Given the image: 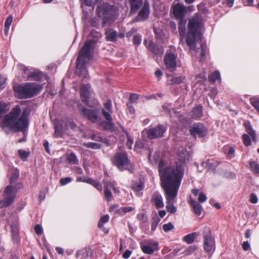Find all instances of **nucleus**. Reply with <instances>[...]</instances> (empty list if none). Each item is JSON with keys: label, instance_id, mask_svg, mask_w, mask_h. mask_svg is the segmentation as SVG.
<instances>
[{"label": "nucleus", "instance_id": "nucleus-48", "mask_svg": "<svg viewBox=\"0 0 259 259\" xmlns=\"http://www.w3.org/2000/svg\"><path fill=\"white\" fill-rule=\"evenodd\" d=\"M90 184L94 186L98 190L101 192L102 190V186L101 184L93 179H91Z\"/></svg>", "mask_w": 259, "mask_h": 259}, {"label": "nucleus", "instance_id": "nucleus-41", "mask_svg": "<svg viewBox=\"0 0 259 259\" xmlns=\"http://www.w3.org/2000/svg\"><path fill=\"white\" fill-rule=\"evenodd\" d=\"M9 109L8 108V106L7 104L3 102H0V118L2 117V115L6 113Z\"/></svg>", "mask_w": 259, "mask_h": 259}, {"label": "nucleus", "instance_id": "nucleus-18", "mask_svg": "<svg viewBox=\"0 0 259 259\" xmlns=\"http://www.w3.org/2000/svg\"><path fill=\"white\" fill-rule=\"evenodd\" d=\"M82 113L85 117L94 123L99 120V117L96 110L83 107L82 109Z\"/></svg>", "mask_w": 259, "mask_h": 259}, {"label": "nucleus", "instance_id": "nucleus-19", "mask_svg": "<svg viewBox=\"0 0 259 259\" xmlns=\"http://www.w3.org/2000/svg\"><path fill=\"white\" fill-rule=\"evenodd\" d=\"M91 93V85L89 83L82 84L80 87V96L82 102H88Z\"/></svg>", "mask_w": 259, "mask_h": 259}, {"label": "nucleus", "instance_id": "nucleus-51", "mask_svg": "<svg viewBox=\"0 0 259 259\" xmlns=\"http://www.w3.org/2000/svg\"><path fill=\"white\" fill-rule=\"evenodd\" d=\"M174 226L170 222H169L167 224H164L163 226V229L166 232L170 231L172 229H174Z\"/></svg>", "mask_w": 259, "mask_h": 259}, {"label": "nucleus", "instance_id": "nucleus-26", "mask_svg": "<svg viewBox=\"0 0 259 259\" xmlns=\"http://www.w3.org/2000/svg\"><path fill=\"white\" fill-rule=\"evenodd\" d=\"M190 204L193 208L194 213L197 216H199L201 213L202 206L197 202L192 199L190 200Z\"/></svg>", "mask_w": 259, "mask_h": 259}, {"label": "nucleus", "instance_id": "nucleus-1", "mask_svg": "<svg viewBox=\"0 0 259 259\" xmlns=\"http://www.w3.org/2000/svg\"><path fill=\"white\" fill-rule=\"evenodd\" d=\"M183 178V170L181 169L162 170L160 172L161 187L165 192L166 199V209L171 213L177 211V208L174 205V199L178 195Z\"/></svg>", "mask_w": 259, "mask_h": 259}, {"label": "nucleus", "instance_id": "nucleus-35", "mask_svg": "<svg viewBox=\"0 0 259 259\" xmlns=\"http://www.w3.org/2000/svg\"><path fill=\"white\" fill-rule=\"evenodd\" d=\"M185 80V77L184 76H180L178 77H172L169 80L170 84H178L183 82Z\"/></svg>", "mask_w": 259, "mask_h": 259}, {"label": "nucleus", "instance_id": "nucleus-61", "mask_svg": "<svg viewBox=\"0 0 259 259\" xmlns=\"http://www.w3.org/2000/svg\"><path fill=\"white\" fill-rule=\"evenodd\" d=\"M249 200L253 204L256 203L258 201V198H257V196L254 193L251 194V195L250 196V200Z\"/></svg>", "mask_w": 259, "mask_h": 259}, {"label": "nucleus", "instance_id": "nucleus-20", "mask_svg": "<svg viewBox=\"0 0 259 259\" xmlns=\"http://www.w3.org/2000/svg\"><path fill=\"white\" fill-rule=\"evenodd\" d=\"M200 47V48L198 49L195 52V55L198 59L199 64L202 65L205 61L206 48V46L203 44H202Z\"/></svg>", "mask_w": 259, "mask_h": 259}, {"label": "nucleus", "instance_id": "nucleus-62", "mask_svg": "<svg viewBox=\"0 0 259 259\" xmlns=\"http://www.w3.org/2000/svg\"><path fill=\"white\" fill-rule=\"evenodd\" d=\"M169 26L172 30V32L174 34H177V26H176V23L174 21H170L169 23Z\"/></svg>", "mask_w": 259, "mask_h": 259}, {"label": "nucleus", "instance_id": "nucleus-40", "mask_svg": "<svg viewBox=\"0 0 259 259\" xmlns=\"http://www.w3.org/2000/svg\"><path fill=\"white\" fill-rule=\"evenodd\" d=\"M84 146L87 148H91L93 149H100L101 147V145L100 144L94 142H88L85 143Z\"/></svg>", "mask_w": 259, "mask_h": 259}, {"label": "nucleus", "instance_id": "nucleus-13", "mask_svg": "<svg viewBox=\"0 0 259 259\" xmlns=\"http://www.w3.org/2000/svg\"><path fill=\"white\" fill-rule=\"evenodd\" d=\"M177 57V55L170 50L167 51L165 54L164 59V64L166 68L170 72H173L176 68Z\"/></svg>", "mask_w": 259, "mask_h": 259}, {"label": "nucleus", "instance_id": "nucleus-49", "mask_svg": "<svg viewBox=\"0 0 259 259\" xmlns=\"http://www.w3.org/2000/svg\"><path fill=\"white\" fill-rule=\"evenodd\" d=\"M104 196L108 202L111 200L112 194L110 189H104Z\"/></svg>", "mask_w": 259, "mask_h": 259}, {"label": "nucleus", "instance_id": "nucleus-52", "mask_svg": "<svg viewBox=\"0 0 259 259\" xmlns=\"http://www.w3.org/2000/svg\"><path fill=\"white\" fill-rule=\"evenodd\" d=\"M159 221L160 219L158 217H156L154 220H153L151 223V230L152 231H154L156 230Z\"/></svg>", "mask_w": 259, "mask_h": 259}, {"label": "nucleus", "instance_id": "nucleus-53", "mask_svg": "<svg viewBox=\"0 0 259 259\" xmlns=\"http://www.w3.org/2000/svg\"><path fill=\"white\" fill-rule=\"evenodd\" d=\"M91 139L92 140L96 141H99L102 143H104L105 141V139L99 136L93 134L91 136Z\"/></svg>", "mask_w": 259, "mask_h": 259}, {"label": "nucleus", "instance_id": "nucleus-14", "mask_svg": "<svg viewBox=\"0 0 259 259\" xmlns=\"http://www.w3.org/2000/svg\"><path fill=\"white\" fill-rule=\"evenodd\" d=\"M17 190L13 188L12 185L7 186L3 193L4 199L2 200L5 206H9L14 202L16 196Z\"/></svg>", "mask_w": 259, "mask_h": 259}, {"label": "nucleus", "instance_id": "nucleus-57", "mask_svg": "<svg viewBox=\"0 0 259 259\" xmlns=\"http://www.w3.org/2000/svg\"><path fill=\"white\" fill-rule=\"evenodd\" d=\"M34 229L35 233L38 235L41 234L43 232L42 228L40 225H36L34 227Z\"/></svg>", "mask_w": 259, "mask_h": 259}, {"label": "nucleus", "instance_id": "nucleus-45", "mask_svg": "<svg viewBox=\"0 0 259 259\" xmlns=\"http://www.w3.org/2000/svg\"><path fill=\"white\" fill-rule=\"evenodd\" d=\"M251 137L247 134L242 136L243 142L246 146H249L251 144Z\"/></svg>", "mask_w": 259, "mask_h": 259}, {"label": "nucleus", "instance_id": "nucleus-55", "mask_svg": "<svg viewBox=\"0 0 259 259\" xmlns=\"http://www.w3.org/2000/svg\"><path fill=\"white\" fill-rule=\"evenodd\" d=\"M133 42L135 45H140L141 42V35H135L133 37Z\"/></svg>", "mask_w": 259, "mask_h": 259}, {"label": "nucleus", "instance_id": "nucleus-46", "mask_svg": "<svg viewBox=\"0 0 259 259\" xmlns=\"http://www.w3.org/2000/svg\"><path fill=\"white\" fill-rule=\"evenodd\" d=\"M197 247L196 245H191L188 247L185 251V255H189L192 253H194L197 249Z\"/></svg>", "mask_w": 259, "mask_h": 259}, {"label": "nucleus", "instance_id": "nucleus-9", "mask_svg": "<svg viewBox=\"0 0 259 259\" xmlns=\"http://www.w3.org/2000/svg\"><path fill=\"white\" fill-rule=\"evenodd\" d=\"M192 11L194 9L193 6L188 7H185L184 5L177 3L171 7V10L174 16L177 19L184 20V18L187 14V9Z\"/></svg>", "mask_w": 259, "mask_h": 259}, {"label": "nucleus", "instance_id": "nucleus-38", "mask_svg": "<svg viewBox=\"0 0 259 259\" xmlns=\"http://www.w3.org/2000/svg\"><path fill=\"white\" fill-rule=\"evenodd\" d=\"M67 161L71 164H75L77 163V158L74 153H71L67 156Z\"/></svg>", "mask_w": 259, "mask_h": 259}, {"label": "nucleus", "instance_id": "nucleus-42", "mask_svg": "<svg viewBox=\"0 0 259 259\" xmlns=\"http://www.w3.org/2000/svg\"><path fill=\"white\" fill-rule=\"evenodd\" d=\"M109 219V217L108 214L102 216L100 219L98 226L100 228L103 227L105 223L108 222Z\"/></svg>", "mask_w": 259, "mask_h": 259}, {"label": "nucleus", "instance_id": "nucleus-5", "mask_svg": "<svg viewBox=\"0 0 259 259\" xmlns=\"http://www.w3.org/2000/svg\"><path fill=\"white\" fill-rule=\"evenodd\" d=\"M190 154H189L187 149L184 147H181L178 151V157L177 161L167 164L163 160H160L158 164V169L159 176L160 177V172L162 170L169 171L170 169H181L183 170V176L184 175V164L186 160H188L190 158Z\"/></svg>", "mask_w": 259, "mask_h": 259}, {"label": "nucleus", "instance_id": "nucleus-63", "mask_svg": "<svg viewBox=\"0 0 259 259\" xmlns=\"http://www.w3.org/2000/svg\"><path fill=\"white\" fill-rule=\"evenodd\" d=\"M246 131L248 133V135L250 136L253 140L254 139H255V137H256L255 133L254 130H253L252 128L251 129L248 130Z\"/></svg>", "mask_w": 259, "mask_h": 259}, {"label": "nucleus", "instance_id": "nucleus-6", "mask_svg": "<svg viewBox=\"0 0 259 259\" xmlns=\"http://www.w3.org/2000/svg\"><path fill=\"white\" fill-rule=\"evenodd\" d=\"M42 86L35 82H26L18 84L14 87V91L19 99L32 98L38 94Z\"/></svg>", "mask_w": 259, "mask_h": 259}, {"label": "nucleus", "instance_id": "nucleus-43", "mask_svg": "<svg viewBox=\"0 0 259 259\" xmlns=\"http://www.w3.org/2000/svg\"><path fill=\"white\" fill-rule=\"evenodd\" d=\"M19 177V171L18 169H16L12 174L10 178V184L12 185L14 183Z\"/></svg>", "mask_w": 259, "mask_h": 259}, {"label": "nucleus", "instance_id": "nucleus-11", "mask_svg": "<svg viewBox=\"0 0 259 259\" xmlns=\"http://www.w3.org/2000/svg\"><path fill=\"white\" fill-rule=\"evenodd\" d=\"M112 162L120 170L122 171L123 167L128 165L129 160L125 152H117L113 158Z\"/></svg>", "mask_w": 259, "mask_h": 259}, {"label": "nucleus", "instance_id": "nucleus-28", "mask_svg": "<svg viewBox=\"0 0 259 259\" xmlns=\"http://www.w3.org/2000/svg\"><path fill=\"white\" fill-rule=\"evenodd\" d=\"M203 115L202 106H197L194 107L192 110V116L194 119L200 118Z\"/></svg>", "mask_w": 259, "mask_h": 259}, {"label": "nucleus", "instance_id": "nucleus-8", "mask_svg": "<svg viewBox=\"0 0 259 259\" xmlns=\"http://www.w3.org/2000/svg\"><path fill=\"white\" fill-rule=\"evenodd\" d=\"M76 125L71 118H65L62 120H56L54 122L55 132L54 136L55 137H60L61 133L65 130L66 128H74Z\"/></svg>", "mask_w": 259, "mask_h": 259}, {"label": "nucleus", "instance_id": "nucleus-37", "mask_svg": "<svg viewBox=\"0 0 259 259\" xmlns=\"http://www.w3.org/2000/svg\"><path fill=\"white\" fill-rule=\"evenodd\" d=\"M141 248L142 251L145 253L148 254H152L154 253V250L149 245H144L141 243Z\"/></svg>", "mask_w": 259, "mask_h": 259}, {"label": "nucleus", "instance_id": "nucleus-39", "mask_svg": "<svg viewBox=\"0 0 259 259\" xmlns=\"http://www.w3.org/2000/svg\"><path fill=\"white\" fill-rule=\"evenodd\" d=\"M144 188V184L141 182L136 183L131 186V188L136 192H140Z\"/></svg>", "mask_w": 259, "mask_h": 259}, {"label": "nucleus", "instance_id": "nucleus-31", "mask_svg": "<svg viewBox=\"0 0 259 259\" xmlns=\"http://www.w3.org/2000/svg\"><path fill=\"white\" fill-rule=\"evenodd\" d=\"M249 102L259 114V97L257 96L252 97L250 98Z\"/></svg>", "mask_w": 259, "mask_h": 259}, {"label": "nucleus", "instance_id": "nucleus-59", "mask_svg": "<svg viewBox=\"0 0 259 259\" xmlns=\"http://www.w3.org/2000/svg\"><path fill=\"white\" fill-rule=\"evenodd\" d=\"M91 179H92L91 178H85V177L82 178V177H79L77 178L76 181L78 182H85V183L90 184V182L91 181Z\"/></svg>", "mask_w": 259, "mask_h": 259}, {"label": "nucleus", "instance_id": "nucleus-16", "mask_svg": "<svg viewBox=\"0 0 259 259\" xmlns=\"http://www.w3.org/2000/svg\"><path fill=\"white\" fill-rule=\"evenodd\" d=\"M150 15V6L149 2L145 1L138 15L135 18V22H143L148 19Z\"/></svg>", "mask_w": 259, "mask_h": 259}, {"label": "nucleus", "instance_id": "nucleus-17", "mask_svg": "<svg viewBox=\"0 0 259 259\" xmlns=\"http://www.w3.org/2000/svg\"><path fill=\"white\" fill-rule=\"evenodd\" d=\"M203 239V246L205 251L207 252L213 251L215 248V242L209 231L204 235Z\"/></svg>", "mask_w": 259, "mask_h": 259}, {"label": "nucleus", "instance_id": "nucleus-44", "mask_svg": "<svg viewBox=\"0 0 259 259\" xmlns=\"http://www.w3.org/2000/svg\"><path fill=\"white\" fill-rule=\"evenodd\" d=\"M104 108L106 111H108L109 112H113L112 102L111 100H108L106 102L104 103Z\"/></svg>", "mask_w": 259, "mask_h": 259}, {"label": "nucleus", "instance_id": "nucleus-47", "mask_svg": "<svg viewBox=\"0 0 259 259\" xmlns=\"http://www.w3.org/2000/svg\"><path fill=\"white\" fill-rule=\"evenodd\" d=\"M18 154L20 157L23 161H25L28 156H29V153L23 149L19 150Z\"/></svg>", "mask_w": 259, "mask_h": 259}, {"label": "nucleus", "instance_id": "nucleus-21", "mask_svg": "<svg viewBox=\"0 0 259 259\" xmlns=\"http://www.w3.org/2000/svg\"><path fill=\"white\" fill-rule=\"evenodd\" d=\"M151 201L157 208H162L164 206L162 197L158 192L154 193L152 195Z\"/></svg>", "mask_w": 259, "mask_h": 259}, {"label": "nucleus", "instance_id": "nucleus-23", "mask_svg": "<svg viewBox=\"0 0 259 259\" xmlns=\"http://www.w3.org/2000/svg\"><path fill=\"white\" fill-rule=\"evenodd\" d=\"M186 21L185 20H179L178 25V31L180 37V44H183V39L185 36Z\"/></svg>", "mask_w": 259, "mask_h": 259}, {"label": "nucleus", "instance_id": "nucleus-12", "mask_svg": "<svg viewBox=\"0 0 259 259\" xmlns=\"http://www.w3.org/2000/svg\"><path fill=\"white\" fill-rule=\"evenodd\" d=\"M189 132L191 136L196 138H203L207 134V128L202 123L193 124L189 128Z\"/></svg>", "mask_w": 259, "mask_h": 259}, {"label": "nucleus", "instance_id": "nucleus-10", "mask_svg": "<svg viewBox=\"0 0 259 259\" xmlns=\"http://www.w3.org/2000/svg\"><path fill=\"white\" fill-rule=\"evenodd\" d=\"M166 131V126L161 124H158L155 127L145 130L147 137L150 139H155L162 137Z\"/></svg>", "mask_w": 259, "mask_h": 259}, {"label": "nucleus", "instance_id": "nucleus-36", "mask_svg": "<svg viewBox=\"0 0 259 259\" xmlns=\"http://www.w3.org/2000/svg\"><path fill=\"white\" fill-rule=\"evenodd\" d=\"M209 80L211 82H215L217 80L221 81L220 73L219 71H215L212 74H211L209 77Z\"/></svg>", "mask_w": 259, "mask_h": 259}, {"label": "nucleus", "instance_id": "nucleus-50", "mask_svg": "<svg viewBox=\"0 0 259 259\" xmlns=\"http://www.w3.org/2000/svg\"><path fill=\"white\" fill-rule=\"evenodd\" d=\"M137 219L141 223H145L147 222L148 218L144 213L138 214L137 216Z\"/></svg>", "mask_w": 259, "mask_h": 259}, {"label": "nucleus", "instance_id": "nucleus-22", "mask_svg": "<svg viewBox=\"0 0 259 259\" xmlns=\"http://www.w3.org/2000/svg\"><path fill=\"white\" fill-rule=\"evenodd\" d=\"M106 39L108 41L115 42L118 36L117 32L112 28H108L105 30Z\"/></svg>", "mask_w": 259, "mask_h": 259}, {"label": "nucleus", "instance_id": "nucleus-25", "mask_svg": "<svg viewBox=\"0 0 259 259\" xmlns=\"http://www.w3.org/2000/svg\"><path fill=\"white\" fill-rule=\"evenodd\" d=\"M148 49L151 52L155 55H161L164 52V50L162 47H158L152 42L150 43Z\"/></svg>", "mask_w": 259, "mask_h": 259}, {"label": "nucleus", "instance_id": "nucleus-32", "mask_svg": "<svg viewBox=\"0 0 259 259\" xmlns=\"http://www.w3.org/2000/svg\"><path fill=\"white\" fill-rule=\"evenodd\" d=\"M250 170L254 175H259V164L254 161H249Z\"/></svg>", "mask_w": 259, "mask_h": 259}, {"label": "nucleus", "instance_id": "nucleus-60", "mask_svg": "<svg viewBox=\"0 0 259 259\" xmlns=\"http://www.w3.org/2000/svg\"><path fill=\"white\" fill-rule=\"evenodd\" d=\"M135 208L131 206L122 207L120 208V210L124 213L132 211L134 210Z\"/></svg>", "mask_w": 259, "mask_h": 259}, {"label": "nucleus", "instance_id": "nucleus-4", "mask_svg": "<svg viewBox=\"0 0 259 259\" xmlns=\"http://www.w3.org/2000/svg\"><path fill=\"white\" fill-rule=\"evenodd\" d=\"M203 27L202 18L200 15L195 14L189 20L186 42L190 50H194L195 49L197 41L201 39V31Z\"/></svg>", "mask_w": 259, "mask_h": 259}, {"label": "nucleus", "instance_id": "nucleus-15", "mask_svg": "<svg viewBox=\"0 0 259 259\" xmlns=\"http://www.w3.org/2000/svg\"><path fill=\"white\" fill-rule=\"evenodd\" d=\"M18 67L27 75V80H39L41 78V73L33 68L27 67L22 64L19 65Z\"/></svg>", "mask_w": 259, "mask_h": 259}, {"label": "nucleus", "instance_id": "nucleus-30", "mask_svg": "<svg viewBox=\"0 0 259 259\" xmlns=\"http://www.w3.org/2000/svg\"><path fill=\"white\" fill-rule=\"evenodd\" d=\"M12 234L14 238H18V221L16 219L14 222L10 224Z\"/></svg>", "mask_w": 259, "mask_h": 259}, {"label": "nucleus", "instance_id": "nucleus-56", "mask_svg": "<svg viewBox=\"0 0 259 259\" xmlns=\"http://www.w3.org/2000/svg\"><path fill=\"white\" fill-rule=\"evenodd\" d=\"M114 184L113 183L109 181H104V189H110V190L114 188Z\"/></svg>", "mask_w": 259, "mask_h": 259}, {"label": "nucleus", "instance_id": "nucleus-27", "mask_svg": "<svg viewBox=\"0 0 259 259\" xmlns=\"http://www.w3.org/2000/svg\"><path fill=\"white\" fill-rule=\"evenodd\" d=\"M112 113V112H109L108 111H106L105 109H102V114L107 120V125L110 128L113 126V124L112 123V118L111 115V113Z\"/></svg>", "mask_w": 259, "mask_h": 259}, {"label": "nucleus", "instance_id": "nucleus-54", "mask_svg": "<svg viewBox=\"0 0 259 259\" xmlns=\"http://www.w3.org/2000/svg\"><path fill=\"white\" fill-rule=\"evenodd\" d=\"M72 181V179L70 177H66L65 178H62L60 180V185L62 186L66 185V184L70 183Z\"/></svg>", "mask_w": 259, "mask_h": 259}, {"label": "nucleus", "instance_id": "nucleus-7", "mask_svg": "<svg viewBox=\"0 0 259 259\" xmlns=\"http://www.w3.org/2000/svg\"><path fill=\"white\" fill-rule=\"evenodd\" d=\"M96 13L98 17L103 18V24H111L117 19L118 12L113 6L106 3H103L97 7Z\"/></svg>", "mask_w": 259, "mask_h": 259}, {"label": "nucleus", "instance_id": "nucleus-34", "mask_svg": "<svg viewBox=\"0 0 259 259\" xmlns=\"http://www.w3.org/2000/svg\"><path fill=\"white\" fill-rule=\"evenodd\" d=\"M13 16L12 15H10L7 19H6L5 22V28H4V33L6 35H8L9 33L10 27L12 24L13 21Z\"/></svg>", "mask_w": 259, "mask_h": 259}, {"label": "nucleus", "instance_id": "nucleus-3", "mask_svg": "<svg viewBox=\"0 0 259 259\" xmlns=\"http://www.w3.org/2000/svg\"><path fill=\"white\" fill-rule=\"evenodd\" d=\"M21 113L20 107L16 106L8 114L5 116L2 125L4 127H9L15 132L24 131L28 127L29 124L28 114L25 110H23L20 116Z\"/></svg>", "mask_w": 259, "mask_h": 259}, {"label": "nucleus", "instance_id": "nucleus-58", "mask_svg": "<svg viewBox=\"0 0 259 259\" xmlns=\"http://www.w3.org/2000/svg\"><path fill=\"white\" fill-rule=\"evenodd\" d=\"M207 199L206 195L202 192L199 194L198 200L200 203H203L205 202Z\"/></svg>", "mask_w": 259, "mask_h": 259}, {"label": "nucleus", "instance_id": "nucleus-2", "mask_svg": "<svg viewBox=\"0 0 259 259\" xmlns=\"http://www.w3.org/2000/svg\"><path fill=\"white\" fill-rule=\"evenodd\" d=\"M91 35L93 39L87 40L81 49L76 60V66L78 70V73L80 77L87 78L88 75L86 64L91 59L94 50L95 44L102 34L96 30H92Z\"/></svg>", "mask_w": 259, "mask_h": 259}, {"label": "nucleus", "instance_id": "nucleus-33", "mask_svg": "<svg viewBox=\"0 0 259 259\" xmlns=\"http://www.w3.org/2000/svg\"><path fill=\"white\" fill-rule=\"evenodd\" d=\"M121 127L122 132L124 133L127 138L126 146L128 149H131L134 142L133 140L131 138L128 132L123 126H121Z\"/></svg>", "mask_w": 259, "mask_h": 259}, {"label": "nucleus", "instance_id": "nucleus-29", "mask_svg": "<svg viewBox=\"0 0 259 259\" xmlns=\"http://www.w3.org/2000/svg\"><path fill=\"white\" fill-rule=\"evenodd\" d=\"M198 236L197 232L190 233L184 237L183 240L188 244H191Z\"/></svg>", "mask_w": 259, "mask_h": 259}, {"label": "nucleus", "instance_id": "nucleus-64", "mask_svg": "<svg viewBox=\"0 0 259 259\" xmlns=\"http://www.w3.org/2000/svg\"><path fill=\"white\" fill-rule=\"evenodd\" d=\"M7 80V78L5 76L0 74V88H3L5 85Z\"/></svg>", "mask_w": 259, "mask_h": 259}, {"label": "nucleus", "instance_id": "nucleus-24", "mask_svg": "<svg viewBox=\"0 0 259 259\" xmlns=\"http://www.w3.org/2000/svg\"><path fill=\"white\" fill-rule=\"evenodd\" d=\"M131 12L135 13L142 7L143 0H130Z\"/></svg>", "mask_w": 259, "mask_h": 259}]
</instances>
